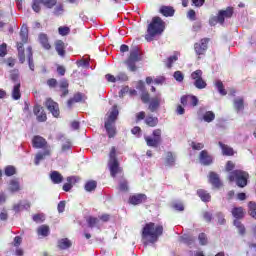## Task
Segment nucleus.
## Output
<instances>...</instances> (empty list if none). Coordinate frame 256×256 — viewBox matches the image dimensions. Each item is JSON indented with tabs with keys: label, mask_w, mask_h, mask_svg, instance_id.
I'll return each instance as SVG.
<instances>
[{
	"label": "nucleus",
	"mask_w": 256,
	"mask_h": 256,
	"mask_svg": "<svg viewBox=\"0 0 256 256\" xmlns=\"http://www.w3.org/2000/svg\"><path fill=\"white\" fill-rule=\"evenodd\" d=\"M41 4L39 2H35L33 1V4H32V9L33 11H35V13H39V11H41Z\"/></svg>",
	"instance_id": "obj_60"
},
{
	"label": "nucleus",
	"mask_w": 256,
	"mask_h": 256,
	"mask_svg": "<svg viewBox=\"0 0 256 256\" xmlns=\"http://www.w3.org/2000/svg\"><path fill=\"white\" fill-rule=\"evenodd\" d=\"M199 159L202 165H211V163H213V158L209 155L207 150H203L200 152Z\"/></svg>",
	"instance_id": "obj_17"
},
{
	"label": "nucleus",
	"mask_w": 256,
	"mask_h": 256,
	"mask_svg": "<svg viewBox=\"0 0 256 256\" xmlns=\"http://www.w3.org/2000/svg\"><path fill=\"white\" fill-rule=\"evenodd\" d=\"M20 37H21L22 43H27V37H28L27 27L23 26L21 28Z\"/></svg>",
	"instance_id": "obj_39"
},
{
	"label": "nucleus",
	"mask_w": 256,
	"mask_h": 256,
	"mask_svg": "<svg viewBox=\"0 0 256 256\" xmlns=\"http://www.w3.org/2000/svg\"><path fill=\"white\" fill-rule=\"evenodd\" d=\"M163 31H165V22L159 17H154L152 22L148 25L145 39L147 41H153V38L157 37V35H161Z\"/></svg>",
	"instance_id": "obj_2"
},
{
	"label": "nucleus",
	"mask_w": 256,
	"mask_h": 256,
	"mask_svg": "<svg viewBox=\"0 0 256 256\" xmlns=\"http://www.w3.org/2000/svg\"><path fill=\"white\" fill-rule=\"evenodd\" d=\"M172 207L176 211H185V206H183V203L181 202H173Z\"/></svg>",
	"instance_id": "obj_48"
},
{
	"label": "nucleus",
	"mask_w": 256,
	"mask_h": 256,
	"mask_svg": "<svg viewBox=\"0 0 256 256\" xmlns=\"http://www.w3.org/2000/svg\"><path fill=\"white\" fill-rule=\"evenodd\" d=\"M47 85H49L50 87H57V79L51 78L47 80Z\"/></svg>",
	"instance_id": "obj_62"
},
{
	"label": "nucleus",
	"mask_w": 256,
	"mask_h": 256,
	"mask_svg": "<svg viewBox=\"0 0 256 256\" xmlns=\"http://www.w3.org/2000/svg\"><path fill=\"white\" fill-rule=\"evenodd\" d=\"M39 41L41 45L44 47V49H51V45L49 44V38H47V35L40 34Z\"/></svg>",
	"instance_id": "obj_25"
},
{
	"label": "nucleus",
	"mask_w": 256,
	"mask_h": 256,
	"mask_svg": "<svg viewBox=\"0 0 256 256\" xmlns=\"http://www.w3.org/2000/svg\"><path fill=\"white\" fill-rule=\"evenodd\" d=\"M65 211V201H61L58 204V213H63Z\"/></svg>",
	"instance_id": "obj_64"
},
{
	"label": "nucleus",
	"mask_w": 256,
	"mask_h": 256,
	"mask_svg": "<svg viewBox=\"0 0 256 256\" xmlns=\"http://www.w3.org/2000/svg\"><path fill=\"white\" fill-rule=\"evenodd\" d=\"M73 181H75V177H68L67 178V182L68 183H65L64 185H63V191H71V189H72V187H73V185L71 184V183H73Z\"/></svg>",
	"instance_id": "obj_35"
},
{
	"label": "nucleus",
	"mask_w": 256,
	"mask_h": 256,
	"mask_svg": "<svg viewBox=\"0 0 256 256\" xmlns=\"http://www.w3.org/2000/svg\"><path fill=\"white\" fill-rule=\"evenodd\" d=\"M10 79L14 83H18V81H19V70L15 69V70L10 71Z\"/></svg>",
	"instance_id": "obj_40"
},
{
	"label": "nucleus",
	"mask_w": 256,
	"mask_h": 256,
	"mask_svg": "<svg viewBox=\"0 0 256 256\" xmlns=\"http://www.w3.org/2000/svg\"><path fill=\"white\" fill-rule=\"evenodd\" d=\"M233 17V7H228L226 10H220L218 13V23L223 25L225 23V18L230 19Z\"/></svg>",
	"instance_id": "obj_10"
},
{
	"label": "nucleus",
	"mask_w": 256,
	"mask_h": 256,
	"mask_svg": "<svg viewBox=\"0 0 256 256\" xmlns=\"http://www.w3.org/2000/svg\"><path fill=\"white\" fill-rule=\"evenodd\" d=\"M177 59H178L177 55L170 56L167 59L166 67H168V69H171L173 63H175V61H177Z\"/></svg>",
	"instance_id": "obj_47"
},
{
	"label": "nucleus",
	"mask_w": 256,
	"mask_h": 256,
	"mask_svg": "<svg viewBox=\"0 0 256 256\" xmlns=\"http://www.w3.org/2000/svg\"><path fill=\"white\" fill-rule=\"evenodd\" d=\"M71 149V142L69 140H65L64 143H62L61 151L62 153H65V151H69Z\"/></svg>",
	"instance_id": "obj_51"
},
{
	"label": "nucleus",
	"mask_w": 256,
	"mask_h": 256,
	"mask_svg": "<svg viewBox=\"0 0 256 256\" xmlns=\"http://www.w3.org/2000/svg\"><path fill=\"white\" fill-rule=\"evenodd\" d=\"M87 223H88L89 227L93 228L95 225H97L99 223V219L90 216L87 219Z\"/></svg>",
	"instance_id": "obj_50"
},
{
	"label": "nucleus",
	"mask_w": 256,
	"mask_h": 256,
	"mask_svg": "<svg viewBox=\"0 0 256 256\" xmlns=\"http://www.w3.org/2000/svg\"><path fill=\"white\" fill-rule=\"evenodd\" d=\"M71 245H72L71 240H69L67 238H63L58 241L59 249H69V247H71Z\"/></svg>",
	"instance_id": "obj_28"
},
{
	"label": "nucleus",
	"mask_w": 256,
	"mask_h": 256,
	"mask_svg": "<svg viewBox=\"0 0 256 256\" xmlns=\"http://www.w3.org/2000/svg\"><path fill=\"white\" fill-rule=\"evenodd\" d=\"M216 215L218 217L219 225H225L226 220H225V215H223V212H218Z\"/></svg>",
	"instance_id": "obj_52"
},
{
	"label": "nucleus",
	"mask_w": 256,
	"mask_h": 256,
	"mask_svg": "<svg viewBox=\"0 0 256 256\" xmlns=\"http://www.w3.org/2000/svg\"><path fill=\"white\" fill-rule=\"evenodd\" d=\"M192 79H194V85L197 89H205L207 87V82L203 80V71L196 70L191 74Z\"/></svg>",
	"instance_id": "obj_7"
},
{
	"label": "nucleus",
	"mask_w": 256,
	"mask_h": 256,
	"mask_svg": "<svg viewBox=\"0 0 256 256\" xmlns=\"http://www.w3.org/2000/svg\"><path fill=\"white\" fill-rule=\"evenodd\" d=\"M18 47V57L20 63H25V51L23 50V43L19 42L17 44Z\"/></svg>",
	"instance_id": "obj_30"
},
{
	"label": "nucleus",
	"mask_w": 256,
	"mask_h": 256,
	"mask_svg": "<svg viewBox=\"0 0 256 256\" xmlns=\"http://www.w3.org/2000/svg\"><path fill=\"white\" fill-rule=\"evenodd\" d=\"M191 146H192V149H194L196 151H201V149H203V147H205V145L203 143H195V142H192Z\"/></svg>",
	"instance_id": "obj_55"
},
{
	"label": "nucleus",
	"mask_w": 256,
	"mask_h": 256,
	"mask_svg": "<svg viewBox=\"0 0 256 256\" xmlns=\"http://www.w3.org/2000/svg\"><path fill=\"white\" fill-rule=\"evenodd\" d=\"M80 101H83V94L77 93L74 95V97L70 100H68V107H73V103H79Z\"/></svg>",
	"instance_id": "obj_26"
},
{
	"label": "nucleus",
	"mask_w": 256,
	"mask_h": 256,
	"mask_svg": "<svg viewBox=\"0 0 256 256\" xmlns=\"http://www.w3.org/2000/svg\"><path fill=\"white\" fill-rule=\"evenodd\" d=\"M97 188V182L96 181H89L85 185L86 191H95Z\"/></svg>",
	"instance_id": "obj_43"
},
{
	"label": "nucleus",
	"mask_w": 256,
	"mask_h": 256,
	"mask_svg": "<svg viewBox=\"0 0 256 256\" xmlns=\"http://www.w3.org/2000/svg\"><path fill=\"white\" fill-rule=\"evenodd\" d=\"M117 150L115 147L111 148L110 154H109V167H110V175L111 177H116L117 173H121V169L119 168V161H117L116 156Z\"/></svg>",
	"instance_id": "obj_5"
},
{
	"label": "nucleus",
	"mask_w": 256,
	"mask_h": 256,
	"mask_svg": "<svg viewBox=\"0 0 256 256\" xmlns=\"http://www.w3.org/2000/svg\"><path fill=\"white\" fill-rule=\"evenodd\" d=\"M160 105H161V94H158L151 99L148 109L151 111V113H155V111L159 109Z\"/></svg>",
	"instance_id": "obj_15"
},
{
	"label": "nucleus",
	"mask_w": 256,
	"mask_h": 256,
	"mask_svg": "<svg viewBox=\"0 0 256 256\" xmlns=\"http://www.w3.org/2000/svg\"><path fill=\"white\" fill-rule=\"evenodd\" d=\"M215 87H217L220 95H227V90H225V86L223 85V82L221 80H216Z\"/></svg>",
	"instance_id": "obj_31"
},
{
	"label": "nucleus",
	"mask_w": 256,
	"mask_h": 256,
	"mask_svg": "<svg viewBox=\"0 0 256 256\" xmlns=\"http://www.w3.org/2000/svg\"><path fill=\"white\" fill-rule=\"evenodd\" d=\"M145 123L146 125H148V127H157V124L159 123V119H157V117L148 116L145 119Z\"/></svg>",
	"instance_id": "obj_29"
},
{
	"label": "nucleus",
	"mask_w": 256,
	"mask_h": 256,
	"mask_svg": "<svg viewBox=\"0 0 256 256\" xmlns=\"http://www.w3.org/2000/svg\"><path fill=\"white\" fill-rule=\"evenodd\" d=\"M43 5L47 7V9H53V7L57 5V0H45Z\"/></svg>",
	"instance_id": "obj_46"
},
{
	"label": "nucleus",
	"mask_w": 256,
	"mask_h": 256,
	"mask_svg": "<svg viewBox=\"0 0 256 256\" xmlns=\"http://www.w3.org/2000/svg\"><path fill=\"white\" fill-rule=\"evenodd\" d=\"M203 119L206 121V123H211V121L215 120V113L208 111L204 114Z\"/></svg>",
	"instance_id": "obj_36"
},
{
	"label": "nucleus",
	"mask_w": 256,
	"mask_h": 256,
	"mask_svg": "<svg viewBox=\"0 0 256 256\" xmlns=\"http://www.w3.org/2000/svg\"><path fill=\"white\" fill-rule=\"evenodd\" d=\"M27 57H28V63H29V68L31 71H35V64H33V52H32V48L28 47L27 48Z\"/></svg>",
	"instance_id": "obj_27"
},
{
	"label": "nucleus",
	"mask_w": 256,
	"mask_h": 256,
	"mask_svg": "<svg viewBox=\"0 0 256 256\" xmlns=\"http://www.w3.org/2000/svg\"><path fill=\"white\" fill-rule=\"evenodd\" d=\"M161 235H163V226L155 225L153 222L146 224L142 231V237L150 243H155Z\"/></svg>",
	"instance_id": "obj_1"
},
{
	"label": "nucleus",
	"mask_w": 256,
	"mask_h": 256,
	"mask_svg": "<svg viewBox=\"0 0 256 256\" xmlns=\"http://www.w3.org/2000/svg\"><path fill=\"white\" fill-rule=\"evenodd\" d=\"M198 195L202 201H211V195L205 190H198Z\"/></svg>",
	"instance_id": "obj_32"
},
{
	"label": "nucleus",
	"mask_w": 256,
	"mask_h": 256,
	"mask_svg": "<svg viewBox=\"0 0 256 256\" xmlns=\"http://www.w3.org/2000/svg\"><path fill=\"white\" fill-rule=\"evenodd\" d=\"M78 67H89V60L84 59L77 62Z\"/></svg>",
	"instance_id": "obj_61"
},
{
	"label": "nucleus",
	"mask_w": 256,
	"mask_h": 256,
	"mask_svg": "<svg viewBox=\"0 0 256 256\" xmlns=\"http://www.w3.org/2000/svg\"><path fill=\"white\" fill-rule=\"evenodd\" d=\"M49 155H51V149L50 148H47L43 153L36 154L35 165H39V163L41 161H43V159H45V157H49Z\"/></svg>",
	"instance_id": "obj_18"
},
{
	"label": "nucleus",
	"mask_w": 256,
	"mask_h": 256,
	"mask_svg": "<svg viewBox=\"0 0 256 256\" xmlns=\"http://www.w3.org/2000/svg\"><path fill=\"white\" fill-rule=\"evenodd\" d=\"M12 97L15 101L21 99V83L17 82L12 90Z\"/></svg>",
	"instance_id": "obj_22"
},
{
	"label": "nucleus",
	"mask_w": 256,
	"mask_h": 256,
	"mask_svg": "<svg viewBox=\"0 0 256 256\" xmlns=\"http://www.w3.org/2000/svg\"><path fill=\"white\" fill-rule=\"evenodd\" d=\"M58 31H59L60 35L65 36V35H69L70 29H69V27H59Z\"/></svg>",
	"instance_id": "obj_58"
},
{
	"label": "nucleus",
	"mask_w": 256,
	"mask_h": 256,
	"mask_svg": "<svg viewBox=\"0 0 256 256\" xmlns=\"http://www.w3.org/2000/svg\"><path fill=\"white\" fill-rule=\"evenodd\" d=\"M119 116V110H117V106H113L108 118L105 122V129L108 133V136L115 137V121H117V117Z\"/></svg>",
	"instance_id": "obj_4"
},
{
	"label": "nucleus",
	"mask_w": 256,
	"mask_h": 256,
	"mask_svg": "<svg viewBox=\"0 0 256 256\" xmlns=\"http://www.w3.org/2000/svg\"><path fill=\"white\" fill-rule=\"evenodd\" d=\"M63 5H59L54 9V15L59 16V15H63Z\"/></svg>",
	"instance_id": "obj_59"
},
{
	"label": "nucleus",
	"mask_w": 256,
	"mask_h": 256,
	"mask_svg": "<svg viewBox=\"0 0 256 256\" xmlns=\"http://www.w3.org/2000/svg\"><path fill=\"white\" fill-rule=\"evenodd\" d=\"M152 135L153 138L150 136L145 137L148 147H159V144L161 143V129L154 130Z\"/></svg>",
	"instance_id": "obj_6"
},
{
	"label": "nucleus",
	"mask_w": 256,
	"mask_h": 256,
	"mask_svg": "<svg viewBox=\"0 0 256 256\" xmlns=\"http://www.w3.org/2000/svg\"><path fill=\"white\" fill-rule=\"evenodd\" d=\"M32 144L36 149H43V147H47V140L41 136H34Z\"/></svg>",
	"instance_id": "obj_16"
},
{
	"label": "nucleus",
	"mask_w": 256,
	"mask_h": 256,
	"mask_svg": "<svg viewBox=\"0 0 256 256\" xmlns=\"http://www.w3.org/2000/svg\"><path fill=\"white\" fill-rule=\"evenodd\" d=\"M218 145L219 147H221L223 155H226V156L234 155L235 152L233 151V148L223 144L222 142H219Z\"/></svg>",
	"instance_id": "obj_23"
},
{
	"label": "nucleus",
	"mask_w": 256,
	"mask_h": 256,
	"mask_svg": "<svg viewBox=\"0 0 256 256\" xmlns=\"http://www.w3.org/2000/svg\"><path fill=\"white\" fill-rule=\"evenodd\" d=\"M188 99L189 103H191L193 107H197V104L199 103V99H197V97L188 95Z\"/></svg>",
	"instance_id": "obj_53"
},
{
	"label": "nucleus",
	"mask_w": 256,
	"mask_h": 256,
	"mask_svg": "<svg viewBox=\"0 0 256 256\" xmlns=\"http://www.w3.org/2000/svg\"><path fill=\"white\" fill-rule=\"evenodd\" d=\"M249 213L253 217V219H256V203L255 202H249Z\"/></svg>",
	"instance_id": "obj_38"
},
{
	"label": "nucleus",
	"mask_w": 256,
	"mask_h": 256,
	"mask_svg": "<svg viewBox=\"0 0 256 256\" xmlns=\"http://www.w3.org/2000/svg\"><path fill=\"white\" fill-rule=\"evenodd\" d=\"M45 107L52 113L53 117H59V104L48 98L45 102Z\"/></svg>",
	"instance_id": "obj_9"
},
{
	"label": "nucleus",
	"mask_w": 256,
	"mask_h": 256,
	"mask_svg": "<svg viewBox=\"0 0 256 256\" xmlns=\"http://www.w3.org/2000/svg\"><path fill=\"white\" fill-rule=\"evenodd\" d=\"M50 179L55 184L63 183V175H61V173H59L58 171H53L50 174Z\"/></svg>",
	"instance_id": "obj_21"
},
{
	"label": "nucleus",
	"mask_w": 256,
	"mask_h": 256,
	"mask_svg": "<svg viewBox=\"0 0 256 256\" xmlns=\"http://www.w3.org/2000/svg\"><path fill=\"white\" fill-rule=\"evenodd\" d=\"M7 55V44L3 43L0 45V57H5Z\"/></svg>",
	"instance_id": "obj_57"
},
{
	"label": "nucleus",
	"mask_w": 256,
	"mask_h": 256,
	"mask_svg": "<svg viewBox=\"0 0 256 256\" xmlns=\"http://www.w3.org/2000/svg\"><path fill=\"white\" fill-rule=\"evenodd\" d=\"M209 183L215 187V189H219L220 187L223 186V183H221V179L219 178V174L215 172H210L209 173Z\"/></svg>",
	"instance_id": "obj_12"
},
{
	"label": "nucleus",
	"mask_w": 256,
	"mask_h": 256,
	"mask_svg": "<svg viewBox=\"0 0 256 256\" xmlns=\"http://www.w3.org/2000/svg\"><path fill=\"white\" fill-rule=\"evenodd\" d=\"M55 49L60 57H65V43L61 40L56 41Z\"/></svg>",
	"instance_id": "obj_20"
},
{
	"label": "nucleus",
	"mask_w": 256,
	"mask_h": 256,
	"mask_svg": "<svg viewBox=\"0 0 256 256\" xmlns=\"http://www.w3.org/2000/svg\"><path fill=\"white\" fill-rule=\"evenodd\" d=\"M234 225H235V227H237V229L239 230V234H240V235H244V233H245V226H243V224L241 223V221H239V220H234Z\"/></svg>",
	"instance_id": "obj_44"
},
{
	"label": "nucleus",
	"mask_w": 256,
	"mask_h": 256,
	"mask_svg": "<svg viewBox=\"0 0 256 256\" xmlns=\"http://www.w3.org/2000/svg\"><path fill=\"white\" fill-rule=\"evenodd\" d=\"M231 213L235 219H243V217H245V211L243 210V207H234Z\"/></svg>",
	"instance_id": "obj_19"
},
{
	"label": "nucleus",
	"mask_w": 256,
	"mask_h": 256,
	"mask_svg": "<svg viewBox=\"0 0 256 256\" xmlns=\"http://www.w3.org/2000/svg\"><path fill=\"white\" fill-rule=\"evenodd\" d=\"M234 107L238 111H243L244 105H243V98H237L234 100Z\"/></svg>",
	"instance_id": "obj_37"
},
{
	"label": "nucleus",
	"mask_w": 256,
	"mask_h": 256,
	"mask_svg": "<svg viewBox=\"0 0 256 256\" xmlns=\"http://www.w3.org/2000/svg\"><path fill=\"white\" fill-rule=\"evenodd\" d=\"M229 181H235L237 187L243 189L247 187V183L249 181V173L243 170H234L229 174Z\"/></svg>",
	"instance_id": "obj_3"
},
{
	"label": "nucleus",
	"mask_w": 256,
	"mask_h": 256,
	"mask_svg": "<svg viewBox=\"0 0 256 256\" xmlns=\"http://www.w3.org/2000/svg\"><path fill=\"white\" fill-rule=\"evenodd\" d=\"M166 165H175V158L171 152L166 153Z\"/></svg>",
	"instance_id": "obj_45"
},
{
	"label": "nucleus",
	"mask_w": 256,
	"mask_h": 256,
	"mask_svg": "<svg viewBox=\"0 0 256 256\" xmlns=\"http://www.w3.org/2000/svg\"><path fill=\"white\" fill-rule=\"evenodd\" d=\"M198 239L200 241V245H207V235H205V233L199 234Z\"/></svg>",
	"instance_id": "obj_54"
},
{
	"label": "nucleus",
	"mask_w": 256,
	"mask_h": 256,
	"mask_svg": "<svg viewBox=\"0 0 256 256\" xmlns=\"http://www.w3.org/2000/svg\"><path fill=\"white\" fill-rule=\"evenodd\" d=\"M33 111L39 123H45V121H47V114L45 113V110H43V107L35 106Z\"/></svg>",
	"instance_id": "obj_11"
},
{
	"label": "nucleus",
	"mask_w": 256,
	"mask_h": 256,
	"mask_svg": "<svg viewBox=\"0 0 256 256\" xmlns=\"http://www.w3.org/2000/svg\"><path fill=\"white\" fill-rule=\"evenodd\" d=\"M137 61H139V52L137 49H134L130 52V56L126 61V65H128V69H130V71H137V66H135Z\"/></svg>",
	"instance_id": "obj_8"
},
{
	"label": "nucleus",
	"mask_w": 256,
	"mask_h": 256,
	"mask_svg": "<svg viewBox=\"0 0 256 256\" xmlns=\"http://www.w3.org/2000/svg\"><path fill=\"white\" fill-rule=\"evenodd\" d=\"M174 79H176V81L181 83V81H183V79H184L183 73H181V71H176L174 73Z\"/></svg>",
	"instance_id": "obj_56"
},
{
	"label": "nucleus",
	"mask_w": 256,
	"mask_h": 256,
	"mask_svg": "<svg viewBox=\"0 0 256 256\" xmlns=\"http://www.w3.org/2000/svg\"><path fill=\"white\" fill-rule=\"evenodd\" d=\"M160 13H162L164 17H173V15H175V10L173 7L164 6L160 9Z\"/></svg>",
	"instance_id": "obj_24"
},
{
	"label": "nucleus",
	"mask_w": 256,
	"mask_h": 256,
	"mask_svg": "<svg viewBox=\"0 0 256 256\" xmlns=\"http://www.w3.org/2000/svg\"><path fill=\"white\" fill-rule=\"evenodd\" d=\"M187 17H189L191 19V21H195V19H196L195 10H189L187 13Z\"/></svg>",
	"instance_id": "obj_63"
},
{
	"label": "nucleus",
	"mask_w": 256,
	"mask_h": 256,
	"mask_svg": "<svg viewBox=\"0 0 256 256\" xmlns=\"http://www.w3.org/2000/svg\"><path fill=\"white\" fill-rule=\"evenodd\" d=\"M33 221H35V223H43V221H45V215L44 214H35L33 216Z\"/></svg>",
	"instance_id": "obj_49"
},
{
	"label": "nucleus",
	"mask_w": 256,
	"mask_h": 256,
	"mask_svg": "<svg viewBox=\"0 0 256 256\" xmlns=\"http://www.w3.org/2000/svg\"><path fill=\"white\" fill-rule=\"evenodd\" d=\"M144 201H147V196L145 194H136L129 198V203L131 205H141Z\"/></svg>",
	"instance_id": "obj_14"
},
{
	"label": "nucleus",
	"mask_w": 256,
	"mask_h": 256,
	"mask_svg": "<svg viewBox=\"0 0 256 256\" xmlns=\"http://www.w3.org/2000/svg\"><path fill=\"white\" fill-rule=\"evenodd\" d=\"M207 43H209V39L204 38L201 40V43H196L194 45V49L197 55H203V53L207 51Z\"/></svg>",
	"instance_id": "obj_13"
},
{
	"label": "nucleus",
	"mask_w": 256,
	"mask_h": 256,
	"mask_svg": "<svg viewBox=\"0 0 256 256\" xmlns=\"http://www.w3.org/2000/svg\"><path fill=\"white\" fill-rule=\"evenodd\" d=\"M38 235H42V237H47L49 235V226L42 225L37 230Z\"/></svg>",
	"instance_id": "obj_34"
},
{
	"label": "nucleus",
	"mask_w": 256,
	"mask_h": 256,
	"mask_svg": "<svg viewBox=\"0 0 256 256\" xmlns=\"http://www.w3.org/2000/svg\"><path fill=\"white\" fill-rule=\"evenodd\" d=\"M181 239L182 243H185L186 245H193V243H195V238H193L192 236L184 235L181 237Z\"/></svg>",
	"instance_id": "obj_41"
},
{
	"label": "nucleus",
	"mask_w": 256,
	"mask_h": 256,
	"mask_svg": "<svg viewBox=\"0 0 256 256\" xmlns=\"http://www.w3.org/2000/svg\"><path fill=\"white\" fill-rule=\"evenodd\" d=\"M15 173H17L15 166H7L5 168V175L7 177H12V175H15Z\"/></svg>",
	"instance_id": "obj_42"
},
{
	"label": "nucleus",
	"mask_w": 256,
	"mask_h": 256,
	"mask_svg": "<svg viewBox=\"0 0 256 256\" xmlns=\"http://www.w3.org/2000/svg\"><path fill=\"white\" fill-rule=\"evenodd\" d=\"M21 188L19 187V181L17 180H11L10 181V186H9V191L12 193H15L19 191Z\"/></svg>",
	"instance_id": "obj_33"
}]
</instances>
